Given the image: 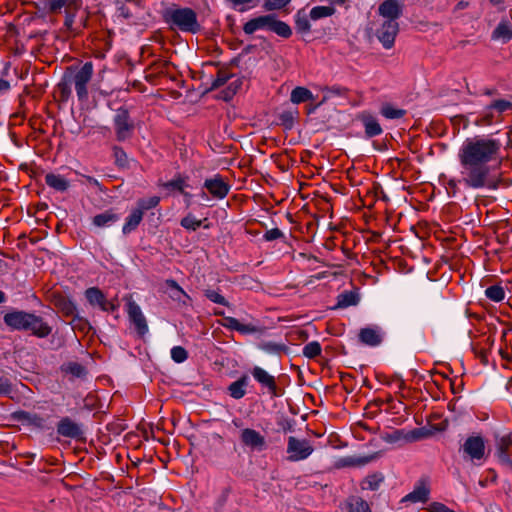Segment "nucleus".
<instances>
[{
  "instance_id": "nucleus-43",
  "label": "nucleus",
  "mask_w": 512,
  "mask_h": 512,
  "mask_svg": "<svg viewBox=\"0 0 512 512\" xmlns=\"http://www.w3.org/2000/svg\"><path fill=\"white\" fill-rule=\"evenodd\" d=\"M322 352V347L318 341L307 343L302 350L303 355L308 359H314Z\"/></svg>"
},
{
  "instance_id": "nucleus-44",
  "label": "nucleus",
  "mask_w": 512,
  "mask_h": 512,
  "mask_svg": "<svg viewBox=\"0 0 512 512\" xmlns=\"http://www.w3.org/2000/svg\"><path fill=\"white\" fill-rule=\"evenodd\" d=\"M485 295L494 302H500L505 298V291L500 285H492L485 290Z\"/></svg>"
},
{
  "instance_id": "nucleus-30",
  "label": "nucleus",
  "mask_w": 512,
  "mask_h": 512,
  "mask_svg": "<svg viewBox=\"0 0 512 512\" xmlns=\"http://www.w3.org/2000/svg\"><path fill=\"white\" fill-rule=\"evenodd\" d=\"M248 385V377L241 376L238 380L232 382L228 386L229 395L234 399H241L246 394V386Z\"/></svg>"
},
{
  "instance_id": "nucleus-26",
  "label": "nucleus",
  "mask_w": 512,
  "mask_h": 512,
  "mask_svg": "<svg viewBox=\"0 0 512 512\" xmlns=\"http://www.w3.org/2000/svg\"><path fill=\"white\" fill-rule=\"evenodd\" d=\"M143 215L144 214L141 210H138L137 208L133 209L125 219V223L122 227V233L124 235H128L136 230L143 219Z\"/></svg>"
},
{
  "instance_id": "nucleus-34",
  "label": "nucleus",
  "mask_w": 512,
  "mask_h": 512,
  "mask_svg": "<svg viewBox=\"0 0 512 512\" xmlns=\"http://www.w3.org/2000/svg\"><path fill=\"white\" fill-rule=\"evenodd\" d=\"M313 99H314V96H313L312 92L309 89H307L305 87H301V86L294 88L292 90L291 96H290V100L294 104H300V103L306 102L308 100H313Z\"/></svg>"
},
{
  "instance_id": "nucleus-4",
  "label": "nucleus",
  "mask_w": 512,
  "mask_h": 512,
  "mask_svg": "<svg viewBox=\"0 0 512 512\" xmlns=\"http://www.w3.org/2000/svg\"><path fill=\"white\" fill-rule=\"evenodd\" d=\"M113 129L116 140L124 142L132 138L135 131V123L126 108L116 110L113 117Z\"/></svg>"
},
{
  "instance_id": "nucleus-25",
  "label": "nucleus",
  "mask_w": 512,
  "mask_h": 512,
  "mask_svg": "<svg viewBox=\"0 0 512 512\" xmlns=\"http://www.w3.org/2000/svg\"><path fill=\"white\" fill-rule=\"evenodd\" d=\"M14 419L21 422L22 424H27L30 426H34L36 428H44L45 420L43 417L39 416L36 413H30L26 411H17L13 414Z\"/></svg>"
},
{
  "instance_id": "nucleus-60",
  "label": "nucleus",
  "mask_w": 512,
  "mask_h": 512,
  "mask_svg": "<svg viewBox=\"0 0 512 512\" xmlns=\"http://www.w3.org/2000/svg\"><path fill=\"white\" fill-rule=\"evenodd\" d=\"M430 511L431 512H455L443 503L440 502H434L430 505Z\"/></svg>"
},
{
  "instance_id": "nucleus-28",
  "label": "nucleus",
  "mask_w": 512,
  "mask_h": 512,
  "mask_svg": "<svg viewBox=\"0 0 512 512\" xmlns=\"http://www.w3.org/2000/svg\"><path fill=\"white\" fill-rule=\"evenodd\" d=\"M492 39L507 43L512 39V27L508 21H501L492 32Z\"/></svg>"
},
{
  "instance_id": "nucleus-19",
  "label": "nucleus",
  "mask_w": 512,
  "mask_h": 512,
  "mask_svg": "<svg viewBox=\"0 0 512 512\" xmlns=\"http://www.w3.org/2000/svg\"><path fill=\"white\" fill-rule=\"evenodd\" d=\"M30 313L13 311L4 315V323L13 330H25Z\"/></svg>"
},
{
  "instance_id": "nucleus-38",
  "label": "nucleus",
  "mask_w": 512,
  "mask_h": 512,
  "mask_svg": "<svg viewBox=\"0 0 512 512\" xmlns=\"http://www.w3.org/2000/svg\"><path fill=\"white\" fill-rule=\"evenodd\" d=\"M187 183L185 178L181 176H177L173 178L172 180L166 182L163 184V187L169 190H177L181 194L184 195V197H191V194L188 192H185L184 189L187 187Z\"/></svg>"
},
{
  "instance_id": "nucleus-11",
  "label": "nucleus",
  "mask_w": 512,
  "mask_h": 512,
  "mask_svg": "<svg viewBox=\"0 0 512 512\" xmlns=\"http://www.w3.org/2000/svg\"><path fill=\"white\" fill-rule=\"evenodd\" d=\"M204 188L217 199H223L227 196L230 190V185L220 176L214 175L204 181Z\"/></svg>"
},
{
  "instance_id": "nucleus-33",
  "label": "nucleus",
  "mask_w": 512,
  "mask_h": 512,
  "mask_svg": "<svg viewBox=\"0 0 512 512\" xmlns=\"http://www.w3.org/2000/svg\"><path fill=\"white\" fill-rule=\"evenodd\" d=\"M512 107V103L510 101H507V100H503V99H500V100H496L494 101L491 105L487 106L485 108V118H487V123L490 124L491 123V118H492V111L493 110H496L498 113H502L508 109H510Z\"/></svg>"
},
{
  "instance_id": "nucleus-47",
  "label": "nucleus",
  "mask_w": 512,
  "mask_h": 512,
  "mask_svg": "<svg viewBox=\"0 0 512 512\" xmlns=\"http://www.w3.org/2000/svg\"><path fill=\"white\" fill-rule=\"evenodd\" d=\"M429 435V432L424 428H416L413 430H406V442L411 443L423 438H426Z\"/></svg>"
},
{
  "instance_id": "nucleus-7",
  "label": "nucleus",
  "mask_w": 512,
  "mask_h": 512,
  "mask_svg": "<svg viewBox=\"0 0 512 512\" xmlns=\"http://www.w3.org/2000/svg\"><path fill=\"white\" fill-rule=\"evenodd\" d=\"M126 312L130 322L134 325L139 336H144L148 333L147 320L140 308V306L132 299V296H126Z\"/></svg>"
},
{
  "instance_id": "nucleus-15",
  "label": "nucleus",
  "mask_w": 512,
  "mask_h": 512,
  "mask_svg": "<svg viewBox=\"0 0 512 512\" xmlns=\"http://www.w3.org/2000/svg\"><path fill=\"white\" fill-rule=\"evenodd\" d=\"M463 451L472 459L480 460L485 454V443L480 436H470L463 445Z\"/></svg>"
},
{
  "instance_id": "nucleus-63",
  "label": "nucleus",
  "mask_w": 512,
  "mask_h": 512,
  "mask_svg": "<svg viewBox=\"0 0 512 512\" xmlns=\"http://www.w3.org/2000/svg\"><path fill=\"white\" fill-rule=\"evenodd\" d=\"M470 2L468 0H460L454 7V12L466 9L469 7Z\"/></svg>"
},
{
  "instance_id": "nucleus-39",
  "label": "nucleus",
  "mask_w": 512,
  "mask_h": 512,
  "mask_svg": "<svg viewBox=\"0 0 512 512\" xmlns=\"http://www.w3.org/2000/svg\"><path fill=\"white\" fill-rule=\"evenodd\" d=\"M371 457H344L338 460L337 467L363 466L371 461Z\"/></svg>"
},
{
  "instance_id": "nucleus-27",
  "label": "nucleus",
  "mask_w": 512,
  "mask_h": 512,
  "mask_svg": "<svg viewBox=\"0 0 512 512\" xmlns=\"http://www.w3.org/2000/svg\"><path fill=\"white\" fill-rule=\"evenodd\" d=\"M45 183L52 189L64 192L66 191L70 183L69 181L62 175L55 174V173H48L45 175Z\"/></svg>"
},
{
  "instance_id": "nucleus-50",
  "label": "nucleus",
  "mask_w": 512,
  "mask_h": 512,
  "mask_svg": "<svg viewBox=\"0 0 512 512\" xmlns=\"http://www.w3.org/2000/svg\"><path fill=\"white\" fill-rule=\"evenodd\" d=\"M291 0H265L263 8L266 11L281 10L286 7Z\"/></svg>"
},
{
  "instance_id": "nucleus-41",
  "label": "nucleus",
  "mask_w": 512,
  "mask_h": 512,
  "mask_svg": "<svg viewBox=\"0 0 512 512\" xmlns=\"http://www.w3.org/2000/svg\"><path fill=\"white\" fill-rule=\"evenodd\" d=\"M335 13V8L332 6H316L310 11V17L313 20H318L331 16Z\"/></svg>"
},
{
  "instance_id": "nucleus-24",
  "label": "nucleus",
  "mask_w": 512,
  "mask_h": 512,
  "mask_svg": "<svg viewBox=\"0 0 512 512\" xmlns=\"http://www.w3.org/2000/svg\"><path fill=\"white\" fill-rule=\"evenodd\" d=\"M360 120L365 128V134L367 137H375L380 135L383 130L377 119L367 112H363L360 115Z\"/></svg>"
},
{
  "instance_id": "nucleus-10",
  "label": "nucleus",
  "mask_w": 512,
  "mask_h": 512,
  "mask_svg": "<svg viewBox=\"0 0 512 512\" xmlns=\"http://www.w3.org/2000/svg\"><path fill=\"white\" fill-rule=\"evenodd\" d=\"M384 337L383 329L378 325H371L360 329L358 338L361 343L367 346H378Z\"/></svg>"
},
{
  "instance_id": "nucleus-35",
  "label": "nucleus",
  "mask_w": 512,
  "mask_h": 512,
  "mask_svg": "<svg viewBox=\"0 0 512 512\" xmlns=\"http://www.w3.org/2000/svg\"><path fill=\"white\" fill-rule=\"evenodd\" d=\"M270 31H273L278 36H281L283 38H289L292 35V30L290 26L285 22L276 19L274 15H272Z\"/></svg>"
},
{
  "instance_id": "nucleus-52",
  "label": "nucleus",
  "mask_w": 512,
  "mask_h": 512,
  "mask_svg": "<svg viewBox=\"0 0 512 512\" xmlns=\"http://www.w3.org/2000/svg\"><path fill=\"white\" fill-rule=\"evenodd\" d=\"M171 358L176 363H182V362H184L188 358V353H187V351L183 347H181V346H174L171 349Z\"/></svg>"
},
{
  "instance_id": "nucleus-18",
  "label": "nucleus",
  "mask_w": 512,
  "mask_h": 512,
  "mask_svg": "<svg viewBox=\"0 0 512 512\" xmlns=\"http://www.w3.org/2000/svg\"><path fill=\"white\" fill-rule=\"evenodd\" d=\"M120 220V215L114 209H107L91 218V223L95 228L104 229L113 226Z\"/></svg>"
},
{
  "instance_id": "nucleus-22",
  "label": "nucleus",
  "mask_w": 512,
  "mask_h": 512,
  "mask_svg": "<svg viewBox=\"0 0 512 512\" xmlns=\"http://www.w3.org/2000/svg\"><path fill=\"white\" fill-rule=\"evenodd\" d=\"M271 21L272 14L255 17L244 24L243 31L251 35L258 30H270Z\"/></svg>"
},
{
  "instance_id": "nucleus-31",
  "label": "nucleus",
  "mask_w": 512,
  "mask_h": 512,
  "mask_svg": "<svg viewBox=\"0 0 512 512\" xmlns=\"http://www.w3.org/2000/svg\"><path fill=\"white\" fill-rule=\"evenodd\" d=\"M359 302V296L352 291H345L337 296V303L334 309H345L350 306H355Z\"/></svg>"
},
{
  "instance_id": "nucleus-12",
  "label": "nucleus",
  "mask_w": 512,
  "mask_h": 512,
  "mask_svg": "<svg viewBox=\"0 0 512 512\" xmlns=\"http://www.w3.org/2000/svg\"><path fill=\"white\" fill-rule=\"evenodd\" d=\"M52 303L63 314V316L73 317L72 322H82V318L76 314V305L66 296L61 294H53Z\"/></svg>"
},
{
  "instance_id": "nucleus-54",
  "label": "nucleus",
  "mask_w": 512,
  "mask_h": 512,
  "mask_svg": "<svg viewBox=\"0 0 512 512\" xmlns=\"http://www.w3.org/2000/svg\"><path fill=\"white\" fill-rule=\"evenodd\" d=\"M462 183L461 182V178L459 180H456L454 178L452 179H449L446 183V189L448 191V194L452 195V196H455L456 193L458 192L459 190V187L458 185Z\"/></svg>"
},
{
  "instance_id": "nucleus-2",
  "label": "nucleus",
  "mask_w": 512,
  "mask_h": 512,
  "mask_svg": "<svg viewBox=\"0 0 512 512\" xmlns=\"http://www.w3.org/2000/svg\"><path fill=\"white\" fill-rule=\"evenodd\" d=\"M82 0H46L45 8L49 13L64 14L62 31L69 35H76L80 29L86 26V19L83 23L76 25V17L82 10Z\"/></svg>"
},
{
  "instance_id": "nucleus-45",
  "label": "nucleus",
  "mask_w": 512,
  "mask_h": 512,
  "mask_svg": "<svg viewBox=\"0 0 512 512\" xmlns=\"http://www.w3.org/2000/svg\"><path fill=\"white\" fill-rule=\"evenodd\" d=\"M160 202V198L158 196H152L150 198H147V199H139L137 201V209L138 210H141L142 213L144 214L145 211H148L152 208H155Z\"/></svg>"
},
{
  "instance_id": "nucleus-40",
  "label": "nucleus",
  "mask_w": 512,
  "mask_h": 512,
  "mask_svg": "<svg viewBox=\"0 0 512 512\" xmlns=\"http://www.w3.org/2000/svg\"><path fill=\"white\" fill-rule=\"evenodd\" d=\"M380 113L387 119H400L406 114V111L404 109L396 108L391 104H384L381 107Z\"/></svg>"
},
{
  "instance_id": "nucleus-17",
  "label": "nucleus",
  "mask_w": 512,
  "mask_h": 512,
  "mask_svg": "<svg viewBox=\"0 0 512 512\" xmlns=\"http://www.w3.org/2000/svg\"><path fill=\"white\" fill-rule=\"evenodd\" d=\"M57 432L59 435L68 438H80L83 434L81 425L70 419L62 418L57 424Z\"/></svg>"
},
{
  "instance_id": "nucleus-48",
  "label": "nucleus",
  "mask_w": 512,
  "mask_h": 512,
  "mask_svg": "<svg viewBox=\"0 0 512 512\" xmlns=\"http://www.w3.org/2000/svg\"><path fill=\"white\" fill-rule=\"evenodd\" d=\"M112 150L116 165L122 168L128 166V156L126 152L119 146H114Z\"/></svg>"
},
{
  "instance_id": "nucleus-20",
  "label": "nucleus",
  "mask_w": 512,
  "mask_h": 512,
  "mask_svg": "<svg viewBox=\"0 0 512 512\" xmlns=\"http://www.w3.org/2000/svg\"><path fill=\"white\" fill-rule=\"evenodd\" d=\"M251 373L259 384L266 387L271 394L276 395L277 385L274 376L259 366H255Z\"/></svg>"
},
{
  "instance_id": "nucleus-37",
  "label": "nucleus",
  "mask_w": 512,
  "mask_h": 512,
  "mask_svg": "<svg viewBox=\"0 0 512 512\" xmlns=\"http://www.w3.org/2000/svg\"><path fill=\"white\" fill-rule=\"evenodd\" d=\"M382 439L386 443L390 444H404L406 442V430L405 429H396L391 432H386Z\"/></svg>"
},
{
  "instance_id": "nucleus-16",
  "label": "nucleus",
  "mask_w": 512,
  "mask_h": 512,
  "mask_svg": "<svg viewBox=\"0 0 512 512\" xmlns=\"http://www.w3.org/2000/svg\"><path fill=\"white\" fill-rule=\"evenodd\" d=\"M25 331H30L39 338H45L51 333L52 328L41 317L30 313Z\"/></svg>"
},
{
  "instance_id": "nucleus-29",
  "label": "nucleus",
  "mask_w": 512,
  "mask_h": 512,
  "mask_svg": "<svg viewBox=\"0 0 512 512\" xmlns=\"http://www.w3.org/2000/svg\"><path fill=\"white\" fill-rule=\"evenodd\" d=\"M85 297L92 306H98L100 309H105L106 297L103 292L97 287H90L85 291Z\"/></svg>"
},
{
  "instance_id": "nucleus-46",
  "label": "nucleus",
  "mask_w": 512,
  "mask_h": 512,
  "mask_svg": "<svg viewBox=\"0 0 512 512\" xmlns=\"http://www.w3.org/2000/svg\"><path fill=\"white\" fill-rule=\"evenodd\" d=\"M231 7L239 12H245L256 6L257 0H227Z\"/></svg>"
},
{
  "instance_id": "nucleus-5",
  "label": "nucleus",
  "mask_w": 512,
  "mask_h": 512,
  "mask_svg": "<svg viewBox=\"0 0 512 512\" xmlns=\"http://www.w3.org/2000/svg\"><path fill=\"white\" fill-rule=\"evenodd\" d=\"M314 451L309 440L298 439L290 436L287 442V454L290 462H298L307 459Z\"/></svg>"
},
{
  "instance_id": "nucleus-9",
  "label": "nucleus",
  "mask_w": 512,
  "mask_h": 512,
  "mask_svg": "<svg viewBox=\"0 0 512 512\" xmlns=\"http://www.w3.org/2000/svg\"><path fill=\"white\" fill-rule=\"evenodd\" d=\"M497 456L500 463L512 470V438L510 434H505L496 439Z\"/></svg>"
},
{
  "instance_id": "nucleus-3",
  "label": "nucleus",
  "mask_w": 512,
  "mask_h": 512,
  "mask_svg": "<svg viewBox=\"0 0 512 512\" xmlns=\"http://www.w3.org/2000/svg\"><path fill=\"white\" fill-rule=\"evenodd\" d=\"M165 20L181 31L194 33L199 29L197 15L191 8L170 9L165 13Z\"/></svg>"
},
{
  "instance_id": "nucleus-42",
  "label": "nucleus",
  "mask_w": 512,
  "mask_h": 512,
  "mask_svg": "<svg viewBox=\"0 0 512 512\" xmlns=\"http://www.w3.org/2000/svg\"><path fill=\"white\" fill-rule=\"evenodd\" d=\"M207 221V219L198 220L193 216L191 213H189L187 216L181 219V226L185 228L186 230L190 231H196L199 227L203 225V222Z\"/></svg>"
},
{
  "instance_id": "nucleus-13",
  "label": "nucleus",
  "mask_w": 512,
  "mask_h": 512,
  "mask_svg": "<svg viewBox=\"0 0 512 512\" xmlns=\"http://www.w3.org/2000/svg\"><path fill=\"white\" fill-rule=\"evenodd\" d=\"M240 439L245 446L253 450L262 451L266 448L264 436L254 429H243L241 431Z\"/></svg>"
},
{
  "instance_id": "nucleus-1",
  "label": "nucleus",
  "mask_w": 512,
  "mask_h": 512,
  "mask_svg": "<svg viewBox=\"0 0 512 512\" xmlns=\"http://www.w3.org/2000/svg\"><path fill=\"white\" fill-rule=\"evenodd\" d=\"M501 144L491 138L467 139L458 152L461 182L470 189L495 190L498 182L491 177L489 162L495 160Z\"/></svg>"
},
{
  "instance_id": "nucleus-56",
  "label": "nucleus",
  "mask_w": 512,
  "mask_h": 512,
  "mask_svg": "<svg viewBox=\"0 0 512 512\" xmlns=\"http://www.w3.org/2000/svg\"><path fill=\"white\" fill-rule=\"evenodd\" d=\"M12 387L9 379L4 376H0V394L8 395L11 393Z\"/></svg>"
},
{
  "instance_id": "nucleus-14",
  "label": "nucleus",
  "mask_w": 512,
  "mask_h": 512,
  "mask_svg": "<svg viewBox=\"0 0 512 512\" xmlns=\"http://www.w3.org/2000/svg\"><path fill=\"white\" fill-rule=\"evenodd\" d=\"M429 494L428 481L421 479L415 484L414 489L402 499V502L426 503L429 499Z\"/></svg>"
},
{
  "instance_id": "nucleus-8",
  "label": "nucleus",
  "mask_w": 512,
  "mask_h": 512,
  "mask_svg": "<svg viewBox=\"0 0 512 512\" xmlns=\"http://www.w3.org/2000/svg\"><path fill=\"white\" fill-rule=\"evenodd\" d=\"M398 31L399 25L397 21L385 20L377 31V38L384 48L390 49L394 45Z\"/></svg>"
},
{
  "instance_id": "nucleus-32",
  "label": "nucleus",
  "mask_w": 512,
  "mask_h": 512,
  "mask_svg": "<svg viewBox=\"0 0 512 512\" xmlns=\"http://www.w3.org/2000/svg\"><path fill=\"white\" fill-rule=\"evenodd\" d=\"M384 481V475L380 472H376L373 474L368 475L363 479L361 482V489L362 490H370V491H376L379 489L381 484Z\"/></svg>"
},
{
  "instance_id": "nucleus-49",
  "label": "nucleus",
  "mask_w": 512,
  "mask_h": 512,
  "mask_svg": "<svg viewBox=\"0 0 512 512\" xmlns=\"http://www.w3.org/2000/svg\"><path fill=\"white\" fill-rule=\"evenodd\" d=\"M204 295L206 296V298H208L210 301L214 303L221 304L227 307L229 306V302L225 299V297L222 296L216 290L207 289L205 290Z\"/></svg>"
},
{
  "instance_id": "nucleus-57",
  "label": "nucleus",
  "mask_w": 512,
  "mask_h": 512,
  "mask_svg": "<svg viewBox=\"0 0 512 512\" xmlns=\"http://www.w3.org/2000/svg\"><path fill=\"white\" fill-rule=\"evenodd\" d=\"M166 285L175 291L174 297L176 299L180 298V295H186L184 290L178 285L175 280L169 279L166 281Z\"/></svg>"
},
{
  "instance_id": "nucleus-55",
  "label": "nucleus",
  "mask_w": 512,
  "mask_h": 512,
  "mask_svg": "<svg viewBox=\"0 0 512 512\" xmlns=\"http://www.w3.org/2000/svg\"><path fill=\"white\" fill-rule=\"evenodd\" d=\"M68 371L76 377H82L85 375V368L78 363H70L68 365Z\"/></svg>"
},
{
  "instance_id": "nucleus-53",
  "label": "nucleus",
  "mask_w": 512,
  "mask_h": 512,
  "mask_svg": "<svg viewBox=\"0 0 512 512\" xmlns=\"http://www.w3.org/2000/svg\"><path fill=\"white\" fill-rule=\"evenodd\" d=\"M284 234L279 228H273L270 230H267L265 234L263 235V238L265 241H274L276 239L283 238Z\"/></svg>"
},
{
  "instance_id": "nucleus-58",
  "label": "nucleus",
  "mask_w": 512,
  "mask_h": 512,
  "mask_svg": "<svg viewBox=\"0 0 512 512\" xmlns=\"http://www.w3.org/2000/svg\"><path fill=\"white\" fill-rule=\"evenodd\" d=\"M83 178L85 179L86 183L95 187L99 192H101V193L106 192L103 185L96 178H94L92 176H87V175H84Z\"/></svg>"
},
{
  "instance_id": "nucleus-51",
  "label": "nucleus",
  "mask_w": 512,
  "mask_h": 512,
  "mask_svg": "<svg viewBox=\"0 0 512 512\" xmlns=\"http://www.w3.org/2000/svg\"><path fill=\"white\" fill-rule=\"evenodd\" d=\"M230 77L231 74L227 70H218L216 78L212 82V88H219L220 86L224 85L230 79Z\"/></svg>"
},
{
  "instance_id": "nucleus-36",
  "label": "nucleus",
  "mask_w": 512,
  "mask_h": 512,
  "mask_svg": "<svg viewBox=\"0 0 512 512\" xmlns=\"http://www.w3.org/2000/svg\"><path fill=\"white\" fill-rule=\"evenodd\" d=\"M348 512H371L368 503L358 496H352L347 501Z\"/></svg>"
},
{
  "instance_id": "nucleus-6",
  "label": "nucleus",
  "mask_w": 512,
  "mask_h": 512,
  "mask_svg": "<svg viewBox=\"0 0 512 512\" xmlns=\"http://www.w3.org/2000/svg\"><path fill=\"white\" fill-rule=\"evenodd\" d=\"M93 71V63L86 62L73 75L72 82L79 100H86L88 98L87 85L93 76Z\"/></svg>"
},
{
  "instance_id": "nucleus-59",
  "label": "nucleus",
  "mask_w": 512,
  "mask_h": 512,
  "mask_svg": "<svg viewBox=\"0 0 512 512\" xmlns=\"http://www.w3.org/2000/svg\"><path fill=\"white\" fill-rule=\"evenodd\" d=\"M260 348L269 353H277L281 350V346L272 342H265L260 345Z\"/></svg>"
},
{
  "instance_id": "nucleus-23",
  "label": "nucleus",
  "mask_w": 512,
  "mask_h": 512,
  "mask_svg": "<svg viewBox=\"0 0 512 512\" xmlns=\"http://www.w3.org/2000/svg\"><path fill=\"white\" fill-rule=\"evenodd\" d=\"M220 324L229 330H235L241 334H253L259 331L258 327L255 325L242 324L238 319L230 316H225Z\"/></svg>"
},
{
  "instance_id": "nucleus-64",
  "label": "nucleus",
  "mask_w": 512,
  "mask_h": 512,
  "mask_svg": "<svg viewBox=\"0 0 512 512\" xmlns=\"http://www.w3.org/2000/svg\"><path fill=\"white\" fill-rule=\"evenodd\" d=\"M10 89V83L6 80L0 79V94L7 92Z\"/></svg>"
},
{
  "instance_id": "nucleus-21",
  "label": "nucleus",
  "mask_w": 512,
  "mask_h": 512,
  "mask_svg": "<svg viewBox=\"0 0 512 512\" xmlns=\"http://www.w3.org/2000/svg\"><path fill=\"white\" fill-rule=\"evenodd\" d=\"M378 12L386 20L397 21L402 14V6L397 0H385L380 4Z\"/></svg>"
},
{
  "instance_id": "nucleus-62",
  "label": "nucleus",
  "mask_w": 512,
  "mask_h": 512,
  "mask_svg": "<svg viewBox=\"0 0 512 512\" xmlns=\"http://www.w3.org/2000/svg\"><path fill=\"white\" fill-rule=\"evenodd\" d=\"M117 12H118V16L122 17L124 19H129L132 17V13H131L130 9L125 5L120 6L118 8Z\"/></svg>"
},
{
  "instance_id": "nucleus-61",
  "label": "nucleus",
  "mask_w": 512,
  "mask_h": 512,
  "mask_svg": "<svg viewBox=\"0 0 512 512\" xmlns=\"http://www.w3.org/2000/svg\"><path fill=\"white\" fill-rule=\"evenodd\" d=\"M296 25L300 31L306 32L310 30V23L306 17L297 18Z\"/></svg>"
}]
</instances>
